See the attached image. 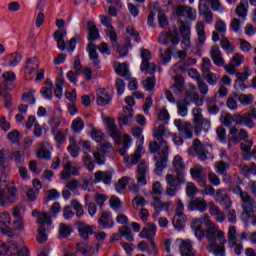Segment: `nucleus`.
<instances>
[{
  "mask_svg": "<svg viewBox=\"0 0 256 256\" xmlns=\"http://www.w3.org/2000/svg\"><path fill=\"white\" fill-rule=\"evenodd\" d=\"M203 223H205V225H209V216H205L203 220L195 219L191 223V228L194 231L196 239L201 241L206 237L208 243H210L207 246L208 253H213L215 256H224L225 243H227V239H225V232L219 230L215 224H211L208 229L203 230Z\"/></svg>",
  "mask_w": 256,
  "mask_h": 256,
  "instance_id": "1",
  "label": "nucleus"
},
{
  "mask_svg": "<svg viewBox=\"0 0 256 256\" xmlns=\"http://www.w3.org/2000/svg\"><path fill=\"white\" fill-rule=\"evenodd\" d=\"M165 133H167V129L164 125L158 126L153 130V137L157 139L158 142H150L149 143V151L152 154H155V175L161 177L163 175V171L167 169V163H169V145L167 142L163 140L165 137Z\"/></svg>",
  "mask_w": 256,
  "mask_h": 256,
  "instance_id": "2",
  "label": "nucleus"
},
{
  "mask_svg": "<svg viewBox=\"0 0 256 256\" xmlns=\"http://www.w3.org/2000/svg\"><path fill=\"white\" fill-rule=\"evenodd\" d=\"M158 43L161 45H169L171 43L172 47H168L163 53V48H160V58L162 65H167L171 61V55L177 51V45L181 43V36H179V30L175 27L172 31L164 32L160 34Z\"/></svg>",
  "mask_w": 256,
  "mask_h": 256,
  "instance_id": "3",
  "label": "nucleus"
},
{
  "mask_svg": "<svg viewBox=\"0 0 256 256\" xmlns=\"http://www.w3.org/2000/svg\"><path fill=\"white\" fill-rule=\"evenodd\" d=\"M19 237L8 236L7 244L5 242L0 241V255L2 256H31L29 249L27 247H22L19 249V245H17V240Z\"/></svg>",
  "mask_w": 256,
  "mask_h": 256,
  "instance_id": "4",
  "label": "nucleus"
},
{
  "mask_svg": "<svg viewBox=\"0 0 256 256\" xmlns=\"http://www.w3.org/2000/svg\"><path fill=\"white\" fill-rule=\"evenodd\" d=\"M232 192L234 195H239L240 199L242 200V208L243 213L246 215V217L251 218L256 213V202L255 199L251 198L249 193L243 192V189H241V186L236 185Z\"/></svg>",
  "mask_w": 256,
  "mask_h": 256,
  "instance_id": "5",
  "label": "nucleus"
},
{
  "mask_svg": "<svg viewBox=\"0 0 256 256\" xmlns=\"http://www.w3.org/2000/svg\"><path fill=\"white\" fill-rule=\"evenodd\" d=\"M149 171V168L147 167V164L145 163V160H141L140 163L137 166V184H130L128 186V189L135 197L141 194V187H145L147 185V173Z\"/></svg>",
  "mask_w": 256,
  "mask_h": 256,
  "instance_id": "6",
  "label": "nucleus"
},
{
  "mask_svg": "<svg viewBox=\"0 0 256 256\" xmlns=\"http://www.w3.org/2000/svg\"><path fill=\"white\" fill-rule=\"evenodd\" d=\"M166 183L168 185L166 188V195H169V197H175V195H177V189L181 187L182 183H185V175L182 172H178L176 176L167 174Z\"/></svg>",
  "mask_w": 256,
  "mask_h": 256,
  "instance_id": "7",
  "label": "nucleus"
},
{
  "mask_svg": "<svg viewBox=\"0 0 256 256\" xmlns=\"http://www.w3.org/2000/svg\"><path fill=\"white\" fill-rule=\"evenodd\" d=\"M255 121H256V108L252 107L248 113L244 114H234L233 122L236 125H244V127H248V129H255Z\"/></svg>",
  "mask_w": 256,
  "mask_h": 256,
  "instance_id": "8",
  "label": "nucleus"
},
{
  "mask_svg": "<svg viewBox=\"0 0 256 256\" xmlns=\"http://www.w3.org/2000/svg\"><path fill=\"white\" fill-rule=\"evenodd\" d=\"M201 108H193L192 114L194 117V131L195 133H201V131H209L211 127V122L203 118Z\"/></svg>",
  "mask_w": 256,
  "mask_h": 256,
  "instance_id": "9",
  "label": "nucleus"
},
{
  "mask_svg": "<svg viewBox=\"0 0 256 256\" xmlns=\"http://www.w3.org/2000/svg\"><path fill=\"white\" fill-rule=\"evenodd\" d=\"M83 167L80 164L69 161L64 165L63 170L60 173V177L63 180L69 179V177H77Z\"/></svg>",
  "mask_w": 256,
  "mask_h": 256,
  "instance_id": "10",
  "label": "nucleus"
},
{
  "mask_svg": "<svg viewBox=\"0 0 256 256\" xmlns=\"http://www.w3.org/2000/svg\"><path fill=\"white\" fill-rule=\"evenodd\" d=\"M100 21L104 27H107L106 35L109 37L113 47H115L117 42V31L115 30V27L113 26V19L109 16H101Z\"/></svg>",
  "mask_w": 256,
  "mask_h": 256,
  "instance_id": "11",
  "label": "nucleus"
},
{
  "mask_svg": "<svg viewBox=\"0 0 256 256\" xmlns=\"http://www.w3.org/2000/svg\"><path fill=\"white\" fill-rule=\"evenodd\" d=\"M174 125L184 139H193V129H195V126L193 127L191 123L185 120L176 119L174 120Z\"/></svg>",
  "mask_w": 256,
  "mask_h": 256,
  "instance_id": "12",
  "label": "nucleus"
},
{
  "mask_svg": "<svg viewBox=\"0 0 256 256\" xmlns=\"http://www.w3.org/2000/svg\"><path fill=\"white\" fill-rule=\"evenodd\" d=\"M106 123H107V129L110 133V137L114 139V143L116 145H121L123 135L121 134V131H119L117 124H115V119L107 118Z\"/></svg>",
  "mask_w": 256,
  "mask_h": 256,
  "instance_id": "13",
  "label": "nucleus"
},
{
  "mask_svg": "<svg viewBox=\"0 0 256 256\" xmlns=\"http://www.w3.org/2000/svg\"><path fill=\"white\" fill-rule=\"evenodd\" d=\"M179 31L184 49H189L191 47V27L183 22V20H179Z\"/></svg>",
  "mask_w": 256,
  "mask_h": 256,
  "instance_id": "14",
  "label": "nucleus"
},
{
  "mask_svg": "<svg viewBox=\"0 0 256 256\" xmlns=\"http://www.w3.org/2000/svg\"><path fill=\"white\" fill-rule=\"evenodd\" d=\"M39 69V59L37 57L28 58L24 66V75L26 79H33L35 71Z\"/></svg>",
  "mask_w": 256,
  "mask_h": 256,
  "instance_id": "15",
  "label": "nucleus"
},
{
  "mask_svg": "<svg viewBox=\"0 0 256 256\" xmlns=\"http://www.w3.org/2000/svg\"><path fill=\"white\" fill-rule=\"evenodd\" d=\"M8 225H11V215H9V212L0 213L1 232L7 237H13V229H11Z\"/></svg>",
  "mask_w": 256,
  "mask_h": 256,
  "instance_id": "16",
  "label": "nucleus"
},
{
  "mask_svg": "<svg viewBox=\"0 0 256 256\" xmlns=\"http://www.w3.org/2000/svg\"><path fill=\"white\" fill-rule=\"evenodd\" d=\"M100 151L102 152H94L93 157L97 165H105V162L107 161V158H105V155L107 153H111L113 151V145L111 143H105L100 146Z\"/></svg>",
  "mask_w": 256,
  "mask_h": 256,
  "instance_id": "17",
  "label": "nucleus"
},
{
  "mask_svg": "<svg viewBox=\"0 0 256 256\" xmlns=\"http://www.w3.org/2000/svg\"><path fill=\"white\" fill-rule=\"evenodd\" d=\"M98 225L100 229H113V227H115L113 214L109 211H103L98 219Z\"/></svg>",
  "mask_w": 256,
  "mask_h": 256,
  "instance_id": "18",
  "label": "nucleus"
},
{
  "mask_svg": "<svg viewBox=\"0 0 256 256\" xmlns=\"http://www.w3.org/2000/svg\"><path fill=\"white\" fill-rule=\"evenodd\" d=\"M94 183H103L104 185H111L113 183V172L98 170L94 173Z\"/></svg>",
  "mask_w": 256,
  "mask_h": 256,
  "instance_id": "19",
  "label": "nucleus"
},
{
  "mask_svg": "<svg viewBox=\"0 0 256 256\" xmlns=\"http://www.w3.org/2000/svg\"><path fill=\"white\" fill-rule=\"evenodd\" d=\"M139 251H143L147 253L149 256H158L159 255V248H157V244L155 241H150L149 243L146 241H142L138 244Z\"/></svg>",
  "mask_w": 256,
  "mask_h": 256,
  "instance_id": "20",
  "label": "nucleus"
},
{
  "mask_svg": "<svg viewBox=\"0 0 256 256\" xmlns=\"http://www.w3.org/2000/svg\"><path fill=\"white\" fill-rule=\"evenodd\" d=\"M176 15L177 17H185V19H189L190 21L197 19V11L187 6H177Z\"/></svg>",
  "mask_w": 256,
  "mask_h": 256,
  "instance_id": "21",
  "label": "nucleus"
},
{
  "mask_svg": "<svg viewBox=\"0 0 256 256\" xmlns=\"http://www.w3.org/2000/svg\"><path fill=\"white\" fill-rule=\"evenodd\" d=\"M207 207H209L207 201L201 197L193 199L188 204L189 211H199L200 213H205V211H207Z\"/></svg>",
  "mask_w": 256,
  "mask_h": 256,
  "instance_id": "22",
  "label": "nucleus"
},
{
  "mask_svg": "<svg viewBox=\"0 0 256 256\" xmlns=\"http://www.w3.org/2000/svg\"><path fill=\"white\" fill-rule=\"evenodd\" d=\"M96 101L100 107H104L105 105H109L111 101H113V96L109 94L107 89L100 88L96 91Z\"/></svg>",
  "mask_w": 256,
  "mask_h": 256,
  "instance_id": "23",
  "label": "nucleus"
},
{
  "mask_svg": "<svg viewBox=\"0 0 256 256\" xmlns=\"http://www.w3.org/2000/svg\"><path fill=\"white\" fill-rule=\"evenodd\" d=\"M210 57L217 67H223L225 65V59H223V53L219 48V45L212 46L210 51Z\"/></svg>",
  "mask_w": 256,
  "mask_h": 256,
  "instance_id": "24",
  "label": "nucleus"
},
{
  "mask_svg": "<svg viewBox=\"0 0 256 256\" xmlns=\"http://www.w3.org/2000/svg\"><path fill=\"white\" fill-rule=\"evenodd\" d=\"M133 115H135V112L133 108L131 107H125L124 108V113L119 116L118 118V123L120 126H129L133 122Z\"/></svg>",
  "mask_w": 256,
  "mask_h": 256,
  "instance_id": "25",
  "label": "nucleus"
},
{
  "mask_svg": "<svg viewBox=\"0 0 256 256\" xmlns=\"http://www.w3.org/2000/svg\"><path fill=\"white\" fill-rule=\"evenodd\" d=\"M86 30L88 33L87 39L90 43H92V41H97V39L101 37L97 24H95L93 21H88L86 23Z\"/></svg>",
  "mask_w": 256,
  "mask_h": 256,
  "instance_id": "26",
  "label": "nucleus"
},
{
  "mask_svg": "<svg viewBox=\"0 0 256 256\" xmlns=\"http://www.w3.org/2000/svg\"><path fill=\"white\" fill-rule=\"evenodd\" d=\"M192 151H195L196 155L199 156L201 161H205L207 159V154L205 153V147L203 146V143H201V140L195 139L193 141V147L188 148V153L191 154Z\"/></svg>",
  "mask_w": 256,
  "mask_h": 256,
  "instance_id": "27",
  "label": "nucleus"
},
{
  "mask_svg": "<svg viewBox=\"0 0 256 256\" xmlns=\"http://www.w3.org/2000/svg\"><path fill=\"white\" fill-rule=\"evenodd\" d=\"M190 175L194 181H197L200 187H205V184L207 183V175L203 173V170L199 168H191Z\"/></svg>",
  "mask_w": 256,
  "mask_h": 256,
  "instance_id": "28",
  "label": "nucleus"
},
{
  "mask_svg": "<svg viewBox=\"0 0 256 256\" xmlns=\"http://www.w3.org/2000/svg\"><path fill=\"white\" fill-rule=\"evenodd\" d=\"M77 229L81 239H84L85 241L89 239V236L93 235V227L85 224V222H78Z\"/></svg>",
  "mask_w": 256,
  "mask_h": 256,
  "instance_id": "29",
  "label": "nucleus"
},
{
  "mask_svg": "<svg viewBox=\"0 0 256 256\" xmlns=\"http://www.w3.org/2000/svg\"><path fill=\"white\" fill-rule=\"evenodd\" d=\"M198 13L199 15H203L204 21L207 25H211V23H213V12L207 4H199Z\"/></svg>",
  "mask_w": 256,
  "mask_h": 256,
  "instance_id": "30",
  "label": "nucleus"
},
{
  "mask_svg": "<svg viewBox=\"0 0 256 256\" xmlns=\"http://www.w3.org/2000/svg\"><path fill=\"white\" fill-rule=\"evenodd\" d=\"M155 235H157V226L155 224H150L148 228L142 229L139 237H141V239H149L151 242L155 239Z\"/></svg>",
  "mask_w": 256,
  "mask_h": 256,
  "instance_id": "31",
  "label": "nucleus"
},
{
  "mask_svg": "<svg viewBox=\"0 0 256 256\" xmlns=\"http://www.w3.org/2000/svg\"><path fill=\"white\" fill-rule=\"evenodd\" d=\"M67 35V31L57 30L54 32V41L57 43L58 49L60 51H65L67 49V45H65V36Z\"/></svg>",
  "mask_w": 256,
  "mask_h": 256,
  "instance_id": "32",
  "label": "nucleus"
},
{
  "mask_svg": "<svg viewBox=\"0 0 256 256\" xmlns=\"http://www.w3.org/2000/svg\"><path fill=\"white\" fill-rule=\"evenodd\" d=\"M87 51L89 53V59L92 61L94 67H99L101 65V60H99V54L95 48V44L89 43L87 46Z\"/></svg>",
  "mask_w": 256,
  "mask_h": 256,
  "instance_id": "33",
  "label": "nucleus"
},
{
  "mask_svg": "<svg viewBox=\"0 0 256 256\" xmlns=\"http://www.w3.org/2000/svg\"><path fill=\"white\" fill-rule=\"evenodd\" d=\"M248 9H249V1L240 0L239 5L235 9V13L240 19H247Z\"/></svg>",
  "mask_w": 256,
  "mask_h": 256,
  "instance_id": "34",
  "label": "nucleus"
},
{
  "mask_svg": "<svg viewBox=\"0 0 256 256\" xmlns=\"http://www.w3.org/2000/svg\"><path fill=\"white\" fill-rule=\"evenodd\" d=\"M216 197H217V200L220 201V205L223 209H225L226 211L231 209L233 202L231 201V198L229 196L223 195L221 190H217Z\"/></svg>",
  "mask_w": 256,
  "mask_h": 256,
  "instance_id": "35",
  "label": "nucleus"
},
{
  "mask_svg": "<svg viewBox=\"0 0 256 256\" xmlns=\"http://www.w3.org/2000/svg\"><path fill=\"white\" fill-rule=\"evenodd\" d=\"M32 216L38 217L39 225H51L53 223V220H51V215H49L47 212L40 214L39 211L33 210Z\"/></svg>",
  "mask_w": 256,
  "mask_h": 256,
  "instance_id": "36",
  "label": "nucleus"
},
{
  "mask_svg": "<svg viewBox=\"0 0 256 256\" xmlns=\"http://www.w3.org/2000/svg\"><path fill=\"white\" fill-rule=\"evenodd\" d=\"M234 97L244 107H247V105H251L253 101H255V97L252 94H235Z\"/></svg>",
  "mask_w": 256,
  "mask_h": 256,
  "instance_id": "37",
  "label": "nucleus"
},
{
  "mask_svg": "<svg viewBox=\"0 0 256 256\" xmlns=\"http://www.w3.org/2000/svg\"><path fill=\"white\" fill-rule=\"evenodd\" d=\"M172 165L176 173H183L185 175V169H187V166H185V163L183 162V158L181 156L176 155L173 159Z\"/></svg>",
  "mask_w": 256,
  "mask_h": 256,
  "instance_id": "38",
  "label": "nucleus"
},
{
  "mask_svg": "<svg viewBox=\"0 0 256 256\" xmlns=\"http://www.w3.org/2000/svg\"><path fill=\"white\" fill-rule=\"evenodd\" d=\"M115 73H117L120 77H125L127 81L131 79V74L129 73V69H127V65L125 63H118L115 66Z\"/></svg>",
  "mask_w": 256,
  "mask_h": 256,
  "instance_id": "39",
  "label": "nucleus"
},
{
  "mask_svg": "<svg viewBox=\"0 0 256 256\" xmlns=\"http://www.w3.org/2000/svg\"><path fill=\"white\" fill-rule=\"evenodd\" d=\"M151 206L154 207L155 211H169L171 207L170 202H163L161 198L154 199V202L151 203Z\"/></svg>",
  "mask_w": 256,
  "mask_h": 256,
  "instance_id": "40",
  "label": "nucleus"
},
{
  "mask_svg": "<svg viewBox=\"0 0 256 256\" xmlns=\"http://www.w3.org/2000/svg\"><path fill=\"white\" fill-rule=\"evenodd\" d=\"M186 223H187V216L174 215L172 224H173V227H175V229H177L178 231H181V229H185Z\"/></svg>",
  "mask_w": 256,
  "mask_h": 256,
  "instance_id": "41",
  "label": "nucleus"
},
{
  "mask_svg": "<svg viewBox=\"0 0 256 256\" xmlns=\"http://www.w3.org/2000/svg\"><path fill=\"white\" fill-rule=\"evenodd\" d=\"M18 195H19V190L15 186H11L8 188V193L6 195V200L8 203H17L18 201Z\"/></svg>",
  "mask_w": 256,
  "mask_h": 256,
  "instance_id": "42",
  "label": "nucleus"
},
{
  "mask_svg": "<svg viewBox=\"0 0 256 256\" xmlns=\"http://www.w3.org/2000/svg\"><path fill=\"white\" fill-rule=\"evenodd\" d=\"M22 56L19 53H12L7 56L6 61L9 67H17L21 63Z\"/></svg>",
  "mask_w": 256,
  "mask_h": 256,
  "instance_id": "43",
  "label": "nucleus"
},
{
  "mask_svg": "<svg viewBox=\"0 0 256 256\" xmlns=\"http://www.w3.org/2000/svg\"><path fill=\"white\" fill-rule=\"evenodd\" d=\"M22 101L24 103H29L30 105H35L36 99H35V89L30 88L28 92H25L22 94Z\"/></svg>",
  "mask_w": 256,
  "mask_h": 256,
  "instance_id": "44",
  "label": "nucleus"
},
{
  "mask_svg": "<svg viewBox=\"0 0 256 256\" xmlns=\"http://www.w3.org/2000/svg\"><path fill=\"white\" fill-rule=\"evenodd\" d=\"M235 241H237V227L230 226L228 229V247H230V249H233Z\"/></svg>",
  "mask_w": 256,
  "mask_h": 256,
  "instance_id": "45",
  "label": "nucleus"
},
{
  "mask_svg": "<svg viewBox=\"0 0 256 256\" xmlns=\"http://www.w3.org/2000/svg\"><path fill=\"white\" fill-rule=\"evenodd\" d=\"M142 85L145 91L151 92L155 89V85H157V79L155 76L148 77L142 81Z\"/></svg>",
  "mask_w": 256,
  "mask_h": 256,
  "instance_id": "46",
  "label": "nucleus"
},
{
  "mask_svg": "<svg viewBox=\"0 0 256 256\" xmlns=\"http://www.w3.org/2000/svg\"><path fill=\"white\" fill-rule=\"evenodd\" d=\"M196 33L198 35L199 43H203L204 41H206L207 36L205 35V23L203 22L196 23Z\"/></svg>",
  "mask_w": 256,
  "mask_h": 256,
  "instance_id": "47",
  "label": "nucleus"
},
{
  "mask_svg": "<svg viewBox=\"0 0 256 256\" xmlns=\"http://www.w3.org/2000/svg\"><path fill=\"white\" fill-rule=\"evenodd\" d=\"M140 71L149 73V75H155V71H157V66L155 64H150L149 61H142L140 65Z\"/></svg>",
  "mask_w": 256,
  "mask_h": 256,
  "instance_id": "48",
  "label": "nucleus"
},
{
  "mask_svg": "<svg viewBox=\"0 0 256 256\" xmlns=\"http://www.w3.org/2000/svg\"><path fill=\"white\" fill-rule=\"evenodd\" d=\"M215 167L216 173H218V175H225V173L231 169V164L225 161H218L216 162Z\"/></svg>",
  "mask_w": 256,
  "mask_h": 256,
  "instance_id": "49",
  "label": "nucleus"
},
{
  "mask_svg": "<svg viewBox=\"0 0 256 256\" xmlns=\"http://www.w3.org/2000/svg\"><path fill=\"white\" fill-rule=\"evenodd\" d=\"M161 195H163V186L161 185V182L156 181L152 185V198L161 199Z\"/></svg>",
  "mask_w": 256,
  "mask_h": 256,
  "instance_id": "50",
  "label": "nucleus"
},
{
  "mask_svg": "<svg viewBox=\"0 0 256 256\" xmlns=\"http://www.w3.org/2000/svg\"><path fill=\"white\" fill-rule=\"evenodd\" d=\"M119 233L121 237H124V239H126V241H129L130 243L135 241V237H133V233H131V228L127 226H122L119 229Z\"/></svg>",
  "mask_w": 256,
  "mask_h": 256,
  "instance_id": "51",
  "label": "nucleus"
},
{
  "mask_svg": "<svg viewBox=\"0 0 256 256\" xmlns=\"http://www.w3.org/2000/svg\"><path fill=\"white\" fill-rule=\"evenodd\" d=\"M228 141L237 145L241 138L239 137V130L236 127H231L229 130Z\"/></svg>",
  "mask_w": 256,
  "mask_h": 256,
  "instance_id": "52",
  "label": "nucleus"
},
{
  "mask_svg": "<svg viewBox=\"0 0 256 256\" xmlns=\"http://www.w3.org/2000/svg\"><path fill=\"white\" fill-rule=\"evenodd\" d=\"M128 183H129V177L123 176L122 178H120L115 185V189L117 193H120V194L123 193V191H125V189L127 188Z\"/></svg>",
  "mask_w": 256,
  "mask_h": 256,
  "instance_id": "53",
  "label": "nucleus"
},
{
  "mask_svg": "<svg viewBox=\"0 0 256 256\" xmlns=\"http://www.w3.org/2000/svg\"><path fill=\"white\" fill-rule=\"evenodd\" d=\"M76 251L82 255H89V253H91V247L87 241L80 242L76 244Z\"/></svg>",
  "mask_w": 256,
  "mask_h": 256,
  "instance_id": "54",
  "label": "nucleus"
},
{
  "mask_svg": "<svg viewBox=\"0 0 256 256\" xmlns=\"http://www.w3.org/2000/svg\"><path fill=\"white\" fill-rule=\"evenodd\" d=\"M71 235V227L65 223L59 225V237L60 239H67Z\"/></svg>",
  "mask_w": 256,
  "mask_h": 256,
  "instance_id": "55",
  "label": "nucleus"
},
{
  "mask_svg": "<svg viewBox=\"0 0 256 256\" xmlns=\"http://www.w3.org/2000/svg\"><path fill=\"white\" fill-rule=\"evenodd\" d=\"M85 128V122H83V119L77 117L72 121V129L75 133H81L83 129Z\"/></svg>",
  "mask_w": 256,
  "mask_h": 256,
  "instance_id": "56",
  "label": "nucleus"
},
{
  "mask_svg": "<svg viewBox=\"0 0 256 256\" xmlns=\"http://www.w3.org/2000/svg\"><path fill=\"white\" fill-rule=\"evenodd\" d=\"M63 85H65V82H63V80H56L54 87V96L57 97V99H61L63 97Z\"/></svg>",
  "mask_w": 256,
  "mask_h": 256,
  "instance_id": "57",
  "label": "nucleus"
},
{
  "mask_svg": "<svg viewBox=\"0 0 256 256\" xmlns=\"http://www.w3.org/2000/svg\"><path fill=\"white\" fill-rule=\"evenodd\" d=\"M245 61V56L239 53H235L230 60V64L233 65V67H241Z\"/></svg>",
  "mask_w": 256,
  "mask_h": 256,
  "instance_id": "58",
  "label": "nucleus"
},
{
  "mask_svg": "<svg viewBox=\"0 0 256 256\" xmlns=\"http://www.w3.org/2000/svg\"><path fill=\"white\" fill-rule=\"evenodd\" d=\"M220 47H222L227 53H235V45H233L227 38L220 41Z\"/></svg>",
  "mask_w": 256,
  "mask_h": 256,
  "instance_id": "59",
  "label": "nucleus"
},
{
  "mask_svg": "<svg viewBox=\"0 0 256 256\" xmlns=\"http://www.w3.org/2000/svg\"><path fill=\"white\" fill-rule=\"evenodd\" d=\"M197 186H195V183L188 182L186 185V195L189 197V199H195V195H197Z\"/></svg>",
  "mask_w": 256,
  "mask_h": 256,
  "instance_id": "60",
  "label": "nucleus"
},
{
  "mask_svg": "<svg viewBox=\"0 0 256 256\" xmlns=\"http://www.w3.org/2000/svg\"><path fill=\"white\" fill-rule=\"evenodd\" d=\"M71 207L76 210V217H83L85 215V210H83V205L79 203L77 200L71 201Z\"/></svg>",
  "mask_w": 256,
  "mask_h": 256,
  "instance_id": "61",
  "label": "nucleus"
},
{
  "mask_svg": "<svg viewBox=\"0 0 256 256\" xmlns=\"http://www.w3.org/2000/svg\"><path fill=\"white\" fill-rule=\"evenodd\" d=\"M45 231H46L45 224H41L38 229V236H37V241L40 244L45 243L48 239L47 233H45Z\"/></svg>",
  "mask_w": 256,
  "mask_h": 256,
  "instance_id": "62",
  "label": "nucleus"
},
{
  "mask_svg": "<svg viewBox=\"0 0 256 256\" xmlns=\"http://www.w3.org/2000/svg\"><path fill=\"white\" fill-rule=\"evenodd\" d=\"M145 205H147V200H145L143 196L138 195L132 200L133 209H137V207H145Z\"/></svg>",
  "mask_w": 256,
  "mask_h": 256,
  "instance_id": "63",
  "label": "nucleus"
},
{
  "mask_svg": "<svg viewBox=\"0 0 256 256\" xmlns=\"http://www.w3.org/2000/svg\"><path fill=\"white\" fill-rule=\"evenodd\" d=\"M177 109H178V115L180 117H187L188 109H187V104L185 102L178 100L177 103Z\"/></svg>",
  "mask_w": 256,
  "mask_h": 256,
  "instance_id": "64",
  "label": "nucleus"
}]
</instances>
